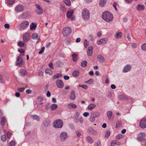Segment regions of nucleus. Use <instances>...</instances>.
<instances>
[{"label":"nucleus","mask_w":146,"mask_h":146,"mask_svg":"<svg viewBox=\"0 0 146 146\" xmlns=\"http://www.w3.org/2000/svg\"><path fill=\"white\" fill-rule=\"evenodd\" d=\"M102 17L106 22H110L112 21L113 17L112 14L110 12L106 11L102 13Z\"/></svg>","instance_id":"1"},{"label":"nucleus","mask_w":146,"mask_h":146,"mask_svg":"<svg viewBox=\"0 0 146 146\" xmlns=\"http://www.w3.org/2000/svg\"><path fill=\"white\" fill-rule=\"evenodd\" d=\"M90 13L89 11L86 8L84 9L82 12V16L84 20H88L90 17Z\"/></svg>","instance_id":"2"},{"label":"nucleus","mask_w":146,"mask_h":146,"mask_svg":"<svg viewBox=\"0 0 146 146\" xmlns=\"http://www.w3.org/2000/svg\"><path fill=\"white\" fill-rule=\"evenodd\" d=\"M54 127L55 128H61L63 125V123L62 120L58 119L55 120L53 124Z\"/></svg>","instance_id":"3"},{"label":"nucleus","mask_w":146,"mask_h":146,"mask_svg":"<svg viewBox=\"0 0 146 146\" xmlns=\"http://www.w3.org/2000/svg\"><path fill=\"white\" fill-rule=\"evenodd\" d=\"M24 64L23 62V59L21 58V55L18 56L15 63L16 65L19 67H22Z\"/></svg>","instance_id":"4"},{"label":"nucleus","mask_w":146,"mask_h":146,"mask_svg":"<svg viewBox=\"0 0 146 146\" xmlns=\"http://www.w3.org/2000/svg\"><path fill=\"white\" fill-rule=\"evenodd\" d=\"M71 29L70 27H66L64 28L62 32L63 36L64 37L67 36L71 34Z\"/></svg>","instance_id":"5"},{"label":"nucleus","mask_w":146,"mask_h":146,"mask_svg":"<svg viewBox=\"0 0 146 146\" xmlns=\"http://www.w3.org/2000/svg\"><path fill=\"white\" fill-rule=\"evenodd\" d=\"M59 137L61 141H65L68 138L67 133L65 131H62L60 134Z\"/></svg>","instance_id":"6"},{"label":"nucleus","mask_w":146,"mask_h":146,"mask_svg":"<svg viewBox=\"0 0 146 146\" xmlns=\"http://www.w3.org/2000/svg\"><path fill=\"white\" fill-rule=\"evenodd\" d=\"M138 135L139 136L137 137V139L138 141H142L145 140L144 137H146V135L145 133L140 132Z\"/></svg>","instance_id":"7"},{"label":"nucleus","mask_w":146,"mask_h":146,"mask_svg":"<svg viewBox=\"0 0 146 146\" xmlns=\"http://www.w3.org/2000/svg\"><path fill=\"white\" fill-rule=\"evenodd\" d=\"M29 23L28 21H23L20 24V27L23 30L25 29L29 26Z\"/></svg>","instance_id":"8"},{"label":"nucleus","mask_w":146,"mask_h":146,"mask_svg":"<svg viewBox=\"0 0 146 146\" xmlns=\"http://www.w3.org/2000/svg\"><path fill=\"white\" fill-rule=\"evenodd\" d=\"M24 9V7L22 5L16 6L15 8V11L16 12H20L23 11Z\"/></svg>","instance_id":"9"},{"label":"nucleus","mask_w":146,"mask_h":146,"mask_svg":"<svg viewBox=\"0 0 146 146\" xmlns=\"http://www.w3.org/2000/svg\"><path fill=\"white\" fill-rule=\"evenodd\" d=\"M139 126L142 128L146 127V118H144L141 119L139 123Z\"/></svg>","instance_id":"10"},{"label":"nucleus","mask_w":146,"mask_h":146,"mask_svg":"<svg viewBox=\"0 0 146 146\" xmlns=\"http://www.w3.org/2000/svg\"><path fill=\"white\" fill-rule=\"evenodd\" d=\"M57 87L60 88H62L64 86V83L61 80H57L56 82Z\"/></svg>","instance_id":"11"},{"label":"nucleus","mask_w":146,"mask_h":146,"mask_svg":"<svg viewBox=\"0 0 146 146\" xmlns=\"http://www.w3.org/2000/svg\"><path fill=\"white\" fill-rule=\"evenodd\" d=\"M131 68V65L129 64H127L124 67L123 70V71L124 73L130 71Z\"/></svg>","instance_id":"12"},{"label":"nucleus","mask_w":146,"mask_h":146,"mask_svg":"<svg viewBox=\"0 0 146 146\" xmlns=\"http://www.w3.org/2000/svg\"><path fill=\"white\" fill-rule=\"evenodd\" d=\"M108 40V39L107 38H103L99 40L98 41L97 44L98 45H101L105 43Z\"/></svg>","instance_id":"13"},{"label":"nucleus","mask_w":146,"mask_h":146,"mask_svg":"<svg viewBox=\"0 0 146 146\" xmlns=\"http://www.w3.org/2000/svg\"><path fill=\"white\" fill-rule=\"evenodd\" d=\"M80 115V113L77 112H75L73 116V118L74 119V122L77 123L78 122V118L79 117Z\"/></svg>","instance_id":"14"},{"label":"nucleus","mask_w":146,"mask_h":146,"mask_svg":"<svg viewBox=\"0 0 146 146\" xmlns=\"http://www.w3.org/2000/svg\"><path fill=\"white\" fill-rule=\"evenodd\" d=\"M30 37V35L28 33H25L23 36V41L26 42L29 40Z\"/></svg>","instance_id":"15"},{"label":"nucleus","mask_w":146,"mask_h":146,"mask_svg":"<svg viewBox=\"0 0 146 146\" xmlns=\"http://www.w3.org/2000/svg\"><path fill=\"white\" fill-rule=\"evenodd\" d=\"M36 7L37 8L36 10V11L37 13L39 15L42 14V8L39 5H36Z\"/></svg>","instance_id":"16"},{"label":"nucleus","mask_w":146,"mask_h":146,"mask_svg":"<svg viewBox=\"0 0 146 146\" xmlns=\"http://www.w3.org/2000/svg\"><path fill=\"white\" fill-rule=\"evenodd\" d=\"M97 60L100 63H103L105 61L104 57L101 55H99L97 57Z\"/></svg>","instance_id":"17"},{"label":"nucleus","mask_w":146,"mask_h":146,"mask_svg":"<svg viewBox=\"0 0 146 146\" xmlns=\"http://www.w3.org/2000/svg\"><path fill=\"white\" fill-rule=\"evenodd\" d=\"M88 131L91 134L94 135H96L97 134V131L94 130L91 127H89L88 129Z\"/></svg>","instance_id":"18"},{"label":"nucleus","mask_w":146,"mask_h":146,"mask_svg":"<svg viewBox=\"0 0 146 146\" xmlns=\"http://www.w3.org/2000/svg\"><path fill=\"white\" fill-rule=\"evenodd\" d=\"M6 3L9 6L12 5L15 2V0H6Z\"/></svg>","instance_id":"19"},{"label":"nucleus","mask_w":146,"mask_h":146,"mask_svg":"<svg viewBox=\"0 0 146 146\" xmlns=\"http://www.w3.org/2000/svg\"><path fill=\"white\" fill-rule=\"evenodd\" d=\"M145 7L143 5H141L139 4L136 7V9L139 11H142L144 9Z\"/></svg>","instance_id":"20"},{"label":"nucleus","mask_w":146,"mask_h":146,"mask_svg":"<svg viewBox=\"0 0 146 146\" xmlns=\"http://www.w3.org/2000/svg\"><path fill=\"white\" fill-rule=\"evenodd\" d=\"M93 47L92 46H90L88 48L87 51V54L88 56H92V49Z\"/></svg>","instance_id":"21"},{"label":"nucleus","mask_w":146,"mask_h":146,"mask_svg":"<svg viewBox=\"0 0 146 146\" xmlns=\"http://www.w3.org/2000/svg\"><path fill=\"white\" fill-rule=\"evenodd\" d=\"M96 106V105L94 104H91L88 106L87 108L89 110H91L95 108Z\"/></svg>","instance_id":"22"},{"label":"nucleus","mask_w":146,"mask_h":146,"mask_svg":"<svg viewBox=\"0 0 146 146\" xmlns=\"http://www.w3.org/2000/svg\"><path fill=\"white\" fill-rule=\"evenodd\" d=\"M74 11L72 10H70L68 11L66 13V16L68 18H70L72 16Z\"/></svg>","instance_id":"23"},{"label":"nucleus","mask_w":146,"mask_h":146,"mask_svg":"<svg viewBox=\"0 0 146 146\" xmlns=\"http://www.w3.org/2000/svg\"><path fill=\"white\" fill-rule=\"evenodd\" d=\"M75 98V92L72 90L71 92V95L70 97V99L71 100H74Z\"/></svg>","instance_id":"24"},{"label":"nucleus","mask_w":146,"mask_h":146,"mask_svg":"<svg viewBox=\"0 0 146 146\" xmlns=\"http://www.w3.org/2000/svg\"><path fill=\"white\" fill-rule=\"evenodd\" d=\"M45 73L47 74L52 75L53 74V71L50 68L46 69L45 70Z\"/></svg>","instance_id":"25"},{"label":"nucleus","mask_w":146,"mask_h":146,"mask_svg":"<svg viewBox=\"0 0 146 146\" xmlns=\"http://www.w3.org/2000/svg\"><path fill=\"white\" fill-rule=\"evenodd\" d=\"M68 107L69 108H72L74 109L76 108L77 106L74 104L70 103L68 105Z\"/></svg>","instance_id":"26"},{"label":"nucleus","mask_w":146,"mask_h":146,"mask_svg":"<svg viewBox=\"0 0 146 146\" xmlns=\"http://www.w3.org/2000/svg\"><path fill=\"white\" fill-rule=\"evenodd\" d=\"M106 0H100L99 2L100 6L101 7H103L106 4Z\"/></svg>","instance_id":"27"},{"label":"nucleus","mask_w":146,"mask_h":146,"mask_svg":"<svg viewBox=\"0 0 146 146\" xmlns=\"http://www.w3.org/2000/svg\"><path fill=\"white\" fill-rule=\"evenodd\" d=\"M86 140L87 141L90 143H93V141L92 139L90 136H87L86 137Z\"/></svg>","instance_id":"28"},{"label":"nucleus","mask_w":146,"mask_h":146,"mask_svg":"<svg viewBox=\"0 0 146 146\" xmlns=\"http://www.w3.org/2000/svg\"><path fill=\"white\" fill-rule=\"evenodd\" d=\"M80 73V72L79 71L75 70L73 72L72 75L76 77L79 76Z\"/></svg>","instance_id":"29"},{"label":"nucleus","mask_w":146,"mask_h":146,"mask_svg":"<svg viewBox=\"0 0 146 146\" xmlns=\"http://www.w3.org/2000/svg\"><path fill=\"white\" fill-rule=\"evenodd\" d=\"M20 73L22 76H25L27 74L26 71L25 70L23 69L20 70Z\"/></svg>","instance_id":"30"},{"label":"nucleus","mask_w":146,"mask_h":146,"mask_svg":"<svg viewBox=\"0 0 146 146\" xmlns=\"http://www.w3.org/2000/svg\"><path fill=\"white\" fill-rule=\"evenodd\" d=\"M112 112L111 111H109L107 113V115L108 118L109 119H110L112 116Z\"/></svg>","instance_id":"31"},{"label":"nucleus","mask_w":146,"mask_h":146,"mask_svg":"<svg viewBox=\"0 0 146 146\" xmlns=\"http://www.w3.org/2000/svg\"><path fill=\"white\" fill-rule=\"evenodd\" d=\"M72 60L74 62H75L76 61L77 59V55L74 53L72 55Z\"/></svg>","instance_id":"32"},{"label":"nucleus","mask_w":146,"mask_h":146,"mask_svg":"<svg viewBox=\"0 0 146 146\" xmlns=\"http://www.w3.org/2000/svg\"><path fill=\"white\" fill-rule=\"evenodd\" d=\"M87 62L86 60H84L82 62L81 64V66L83 67H85L87 65Z\"/></svg>","instance_id":"33"},{"label":"nucleus","mask_w":146,"mask_h":146,"mask_svg":"<svg viewBox=\"0 0 146 146\" xmlns=\"http://www.w3.org/2000/svg\"><path fill=\"white\" fill-rule=\"evenodd\" d=\"M50 107L51 110H53L57 108V105L55 104H52L51 105Z\"/></svg>","instance_id":"34"},{"label":"nucleus","mask_w":146,"mask_h":146,"mask_svg":"<svg viewBox=\"0 0 146 146\" xmlns=\"http://www.w3.org/2000/svg\"><path fill=\"white\" fill-rule=\"evenodd\" d=\"M64 2L66 5L68 6L71 5V3L70 0H64Z\"/></svg>","instance_id":"35"},{"label":"nucleus","mask_w":146,"mask_h":146,"mask_svg":"<svg viewBox=\"0 0 146 146\" xmlns=\"http://www.w3.org/2000/svg\"><path fill=\"white\" fill-rule=\"evenodd\" d=\"M25 44L24 42L20 41L17 43V45L21 47H23L24 46Z\"/></svg>","instance_id":"36"},{"label":"nucleus","mask_w":146,"mask_h":146,"mask_svg":"<svg viewBox=\"0 0 146 146\" xmlns=\"http://www.w3.org/2000/svg\"><path fill=\"white\" fill-rule=\"evenodd\" d=\"M62 74L60 73H57L56 75H54L53 76V78L54 79H56L59 78L60 77L62 76Z\"/></svg>","instance_id":"37"},{"label":"nucleus","mask_w":146,"mask_h":146,"mask_svg":"<svg viewBox=\"0 0 146 146\" xmlns=\"http://www.w3.org/2000/svg\"><path fill=\"white\" fill-rule=\"evenodd\" d=\"M44 125L45 127H48L50 126V122L49 121L46 120L44 122Z\"/></svg>","instance_id":"38"},{"label":"nucleus","mask_w":146,"mask_h":146,"mask_svg":"<svg viewBox=\"0 0 146 146\" xmlns=\"http://www.w3.org/2000/svg\"><path fill=\"white\" fill-rule=\"evenodd\" d=\"M5 123L6 121L5 118H2L1 121V125L3 126H4Z\"/></svg>","instance_id":"39"},{"label":"nucleus","mask_w":146,"mask_h":146,"mask_svg":"<svg viewBox=\"0 0 146 146\" xmlns=\"http://www.w3.org/2000/svg\"><path fill=\"white\" fill-rule=\"evenodd\" d=\"M30 29L31 30H35L36 27V26L33 23H32L31 25H30Z\"/></svg>","instance_id":"40"},{"label":"nucleus","mask_w":146,"mask_h":146,"mask_svg":"<svg viewBox=\"0 0 146 146\" xmlns=\"http://www.w3.org/2000/svg\"><path fill=\"white\" fill-rule=\"evenodd\" d=\"M84 47L85 48H87L88 46L89 45V42L87 41L86 39H85L84 41Z\"/></svg>","instance_id":"41"},{"label":"nucleus","mask_w":146,"mask_h":146,"mask_svg":"<svg viewBox=\"0 0 146 146\" xmlns=\"http://www.w3.org/2000/svg\"><path fill=\"white\" fill-rule=\"evenodd\" d=\"M32 117L34 120H36L37 121H39L40 120V118L38 116L36 115H33Z\"/></svg>","instance_id":"42"},{"label":"nucleus","mask_w":146,"mask_h":146,"mask_svg":"<svg viewBox=\"0 0 146 146\" xmlns=\"http://www.w3.org/2000/svg\"><path fill=\"white\" fill-rule=\"evenodd\" d=\"M119 98L122 100H127V97L123 95H120L119 96Z\"/></svg>","instance_id":"43"},{"label":"nucleus","mask_w":146,"mask_h":146,"mask_svg":"<svg viewBox=\"0 0 146 146\" xmlns=\"http://www.w3.org/2000/svg\"><path fill=\"white\" fill-rule=\"evenodd\" d=\"M94 82V80L93 79H90L89 80L85 81L84 82L88 84H92Z\"/></svg>","instance_id":"44"},{"label":"nucleus","mask_w":146,"mask_h":146,"mask_svg":"<svg viewBox=\"0 0 146 146\" xmlns=\"http://www.w3.org/2000/svg\"><path fill=\"white\" fill-rule=\"evenodd\" d=\"M1 139L3 142H5L6 140V138L5 135H2L1 136Z\"/></svg>","instance_id":"45"},{"label":"nucleus","mask_w":146,"mask_h":146,"mask_svg":"<svg viewBox=\"0 0 146 146\" xmlns=\"http://www.w3.org/2000/svg\"><path fill=\"white\" fill-rule=\"evenodd\" d=\"M142 49L144 51H146V43L143 44L141 46Z\"/></svg>","instance_id":"46"},{"label":"nucleus","mask_w":146,"mask_h":146,"mask_svg":"<svg viewBox=\"0 0 146 146\" xmlns=\"http://www.w3.org/2000/svg\"><path fill=\"white\" fill-rule=\"evenodd\" d=\"M116 138L118 140L121 139L123 138L122 135L121 134H118L116 136Z\"/></svg>","instance_id":"47"},{"label":"nucleus","mask_w":146,"mask_h":146,"mask_svg":"<svg viewBox=\"0 0 146 146\" xmlns=\"http://www.w3.org/2000/svg\"><path fill=\"white\" fill-rule=\"evenodd\" d=\"M122 35V33L120 32H119L116 34V37L117 38H120Z\"/></svg>","instance_id":"48"},{"label":"nucleus","mask_w":146,"mask_h":146,"mask_svg":"<svg viewBox=\"0 0 146 146\" xmlns=\"http://www.w3.org/2000/svg\"><path fill=\"white\" fill-rule=\"evenodd\" d=\"M38 36V34L36 33H33L32 36V38L33 39H35Z\"/></svg>","instance_id":"49"},{"label":"nucleus","mask_w":146,"mask_h":146,"mask_svg":"<svg viewBox=\"0 0 146 146\" xmlns=\"http://www.w3.org/2000/svg\"><path fill=\"white\" fill-rule=\"evenodd\" d=\"M15 143L14 141H11L9 143V146H15Z\"/></svg>","instance_id":"50"},{"label":"nucleus","mask_w":146,"mask_h":146,"mask_svg":"<svg viewBox=\"0 0 146 146\" xmlns=\"http://www.w3.org/2000/svg\"><path fill=\"white\" fill-rule=\"evenodd\" d=\"M95 116H91L90 118V121L92 122H94L95 120Z\"/></svg>","instance_id":"51"},{"label":"nucleus","mask_w":146,"mask_h":146,"mask_svg":"<svg viewBox=\"0 0 146 146\" xmlns=\"http://www.w3.org/2000/svg\"><path fill=\"white\" fill-rule=\"evenodd\" d=\"M56 64L57 66L60 67L62 64V63L60 61H58L56 62Z\"/></svg>","instance_id":"52"},{"label":"nucleus","mask_w":146,"mask_h":146,"mask_svg":"<svg viewBox=\"0 0 146 146\" xmlns=\"http://www.w3.org/2000/svg\"><path fill=\"white\" fill-rule=\"evenodd\" d=\"M45 49V47L44 46H43L42 47V48H41L40 50L38 52V54H42L44 52V50Z\"/></svg>","instance_id":"53"},{"label":"nucleus","mask_w":146,"mask_h":146,"mask_svg":"<svg viewBox=\"0 0 146 146\" xmlns=\"http://www.w3.org/2000/svg\"><path fill=\"white\" fill-rule=\"evenodd\" d=\"M6 134L7 138L9 139H10L11 137V136L12 134L9 131Z\"/></svg>","instance_id":"54"},{"label":"nucleus","mask_w":146,"mask_h":146,"mask_svg":"<svg viewBox=\"0 0 146 146\" xmlns=\"http://www.w3.org/2000/svg\"><path fill=\"white\" fill-rule=\"evenodd\" d=\"M100 141H98L97 142H95L94 143V146H100Z\"/></svg>","instance_id":"55"},{"label":"nucleus","mask_w":146,"mask_h":146,"mask_svg":"<svg viewBox=\"0 0 146 146\" xmlns=\"http://www.w3.org/2000/svg\"><path fill=\"white\" fill-rule=\"evenodd\" d=\"M79 86H80L82 88L85 89H87L88 88L87 86L86 85H79Z\"/></svg>","instance_id":"56"},{"label":"nucleus","mask_w":146,"mask_h":146,"mask_svg":"<svg viewBox=\"0 0 146 146\" xmlns=\"http://www.w3.org/2000/svg\"><path fill=\"white\" fill-rule=\"evenodd\" d=\"M0 82L2 83H4V81L3 79L2 76L1 74H0Z\"/></svg>","instance_id":"57"},{"label":"nucleus","mask_w":146,"mask_h":146,"mask_svg":"<svg viewBox=\"0 0 146 146\" xmlns=\"http://www.w3.org/2000/svg\"><path fill=\"white\" fill-rule=\"evenodd\" d=\"M121 125V123L119 121H117L116 123V127H118Z\"/></svg>","instance_id":"58"},{"label":"nucleus","mask_w":146,"mask_h":146,"mask_svg":"<svg viewBox=\"0 0 146 146\" xmlns=\"http://www.w3.org/2000/svg\"><path fill=\"white\" fill-rule=\"evenodd\" d=\"M116 143V141L115 140H113L111 142L110 145L111 146H114L115 145Z\"/></svg>","instance_id":"59"},{"label":"nucleus","mask_w":146,"mask_h":146,"mask_svg":"<svg viewBox=\"0 0 146 146\" xmlns=\"http://www.w3.org/2000/svg\"><path fill=\"white\" fill-rule=\"evenodd\" d=\"M4 27L5 29H9L10 28V25L6 23Z\"/></svg>","instance_id":"60"},{"label":"nucleus","mask_w":146,"mask_h":146,"mask_svg":"<svg viewBox=\"0 0 146 146\" xmlns=\"http://www.w3.org/2000/svg\"><path fill=\"white\" fill-rule=\"evenodd\" d=\"M110 134V132L108 131H107L106 132V134L105 135V137H108L109 136Z\"/></svg>","instance_id":"61"},{"label":"nucleus","mask_w":146,"mask_h":146,"mask_svg":"<svg viewBox=\"0 0 146 146\" xmlns=\"http://www.w3.org/2000/svg\"><path fill=\"white\" fill-rule=\"evenodd\" d=\"M89 115V113L88 112H85L83 114V115L86 117L88 116V115Z\"/></svg>","instance_id":"62"},{"label":"nucleus","mask_w":146,"mask_h":146,"mask_svg":"<svg viewBox=\"0 0 146 146\" xmlns=\"http://www.w3.org/2000/svg\"><path fill=\"white\" fill-rule=\"evenodd\" d=\"M118 4L117 3H116L115 2H114L113 4V7L115 8L116 11L117 10V9L116 8V7L117 5H118Z\"/></svg>","instance_id":"63"},{"label":"nucleus","mask_w":146,"mask_h":146,"mask_svg":"<svg viewBox=\"0 0 146 146\" xmlns=\"http://www.w3.org/2000/svg\"><path fill=\"white\" fill-rule=\"evenodd\" d=\"M78 122L79 121L81 123H83V119L82 117H80V118L78 119Z\"/></svg>","instance_id":"64"}]
</instances>
